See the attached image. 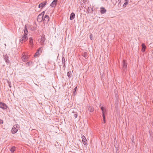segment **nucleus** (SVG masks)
Wrapping results in <instances>:
<instances>
[{
	"label": "nucleus",
	"mask_w": 153,
	"mask_h": 153,
	"mask_svg": "<svg viewBox=\"0 0 153 153\" xmlns=\"http://www.w3.org/2000/svg\"><path fill=\"white\" fill-rule=\"evenodd\" d=\"M62 63L63 67H65V58L64 56H63L62 59Z\"/></svg>",
	"instance_id": "obj_19"
},
{
	"label": "nucleus",
	"mask_w": 153,
	"mask_h": 153,
	"mask_svg": "<svg viewBox=\"0 0 153 153\" xmlns=\"http://www.w3.org/2000/svg\"><path fill=\"white\" fill-rule=\"evenodd\" d=\"M82 56L86 59H87L88 58V57L87 56V53L86 52H84L82 53Z\"/></svg>",
	"instance_id": "obj_21"
},
{
	"label": "nucleus",
	"mask_w": 153,
	"mask_h": 153,
	"mask_svg": "<svg viewBox=\"0 0 153 153\" xmlns=\"http://www.w3.org/2000/svg\"><path fill=\"white\" fill-rule=\"evenodd\" d=\"M45 13V11H43L40 14H41L42 16H44Z\"/></svg>",
	"instance_id": "obj_32"
},
{
	"label": "nucleus",
	"mask_w": 153,
	"mask_h": 153,
	"mask_svg": "<svg viewBox=\"0 0 153 153\" xmlns=\"http://www.w3.org/2000/svg\"><path fill=\"white\" fill-rule=\"evenodd\" d=\"M42 47H41L39 48L38 50H37V51L39 53V51L40 52H42Z\"/></svg>",
	"instance_id": "obj_23"
},
{
	"label": "nucleus",
	"mask_w": 153,
	"mask_h": 153,
	"mask_svg": "<svg viewBox=\"0 0 153 153\" xmlns=\"http://www.w3.org/2000/svg\"><path fill=\"white\" fill-rule=\"evenodd\" d=\"M152 102H153V100H152Z\"/></svg>",
	"instance_id": "obj_40"
},
{
	"label": "nucleus",
	"mask_w": 153,
	"mask_h": 153,
	"mask_svg": "<svg viewBox=\"0 0 153 153\" xmlns=\"http://www.w3.org/2000/svg\"><path fill=\"white\" fill-rule=\"evenodd\" d=\"M100 108L102 110V111H103V110L105 109L104 108L103 106H102Z\"/></svg>",
	"instance_id": "obj_33"
},
{
	"label": "nucleus",
	"mask_w": 153,
	"mask_h": 153,
	"mask_svg": "<svg viewBox=\"0 0 153 153\" xmlns=\"http://www.w3.org/2000/svg\"><path fill=\"white\" fill-rule=\"evenodd\" d=\"M121 1V0H118V5H119Z\"/></svg>",
	"instance_id": "obj_35"
},
{
	"label": "nucleus",
	"mask_w": 153,
	"mask_h": 153,
	"mask_svg": "<svg viewBox=\"0 0 153 153\" xmlns=\"http://www.w3.org/2000/svg\"><path fill=\"white\" fill-rule=\"evenodd\" d=\"M102 117H103V121L104 122V123H105V115H102Z\"/></svg>",
	"instance_id": "obj_27"
},
{
	"label": "nucleus",
	"mask_w": 153,
	"mask_h": 153,
	"mask_svg": "<svg viewBox=\"0 0 153 153\" xmlns=\"http://www.w3.org/2000/svg\"><path fill=\"white\" fill-rule=\"evenodd\" d=\"M9 57L7 56V54L4 55V58L5 62L7 64L10 63V61L9 60Z\"/></svg>",
	"instance_id": "obj_10"
},
{
	"label": "nucleus",
	"mask_w": 153,
	"mask_h": 153,
	"mask_svg": "<svg viewBox=\"0 0 153 153\" xmlns=\"http://www.w3.org/2000/svg\"><path fill=\"white\" fill-rule=\"evenodd\" d=\"M24 34L23 35L22 38L20 39H19V41L22 43L23 42H25L28 39L27 35L28 32L27 30L26 25H25V28L24 29Z\"/></svg>",
	"instance_id": "obj_1"
},
{
	"label": "nucleus",
	"mask_w": 153,
	"mask_h": 153,
	"mask_svg": "<svg viewBox=\"0 0 153 153\" xmlns=\"http://www.w3.org/2000/svg\"><path fill=\"white\" fill-rule=\"evenodd\" d=\"M90 39L91 40H92V38H93V35L92 34H91L90 35Z\"/></svg>",
	"instance_id": "obj_31"
},
{
	"label": "nucleus",
	"mask_w": 153,
	"mask_h": 153,
	"mask_svg": "<svg viewBox=\"0 0 153 153\" xmlns=\"http://www.w3.org/2000/svg\"><path fill=\"white\" fill-rule=\"evenodd\" d=\"M3 123V120L1 119H0V123Z\"/></svg>",
	"instance_id": "obj_34"
},
{
	"label": "nucleus",
	"mask_w": 153,
	"mask_h": 153,
	"mask_svg": "<svg viewBox=\"0 0 153 153\" xmlns=\"http://www.w3.org/2000/svg\"><path fill=\"white\" fill-rule=\"evenodd\" d=\"M29 44L31 46H33V39L32 37L29 38Z\"/></svg>",
	"instance_id": "obj_16"
},
{
	"label": "nucleus",
	"mask_w": 153,
	"mask_h": 153,
	"mask_svg": "<svg viewBox=\"0 0 153 153\" xmlns=\"http://www.w3.org/2000/svg\"><path fill=\"white\" fill-rule=\"evenodd\" d=\"M45 35L43 34L41 36V42L42 43H44L45 40Z\"/></svg>",
	"instance_id": "obj_13"
},
{
	"label": "nucleus",
	"mask_w": 153,
	"mask_h": 153,
	"mask_svg": "<svg viewBox=\"0 0 153 153\" xmlns=\"http://www.w3.org/2000/svg\"><path fill=\"white\" fill-rule=\"evenodd\" d=\"M102 115H105V114L106 113V110L105 109L103 110V111H102Z\"/></svg>",
	"instance_id": "obj_26"
},
{
	"label": "nucleus",
	"mask_w": 153,
	"mask_h": 153,
	"mask_svg": "<svg viewBox=\"0 0 153 153\" xmlns=\"http://www.w3.org/2000/svg\"><path fill=\"white\" fill-rule=\"evenodd\" d=\"M141 46L142 47L141 51L143 52H144L145 51L146 46L144 43H142L141 45Z\"/></svg>",
	"instance_id": "obj_12"
},
{
	"label": "nucleus",
	"mask_w": 153,
	"mask_h": 153,
	"mask_svg": "<svg viewBox=\"0 0 153 153\" xmlns=\"http://www.w3.org/2000/svg\"><path fill=\"white\" fill-rule=\"evenodd\" d=\"M128 1H125V2L124 3L123 5V7H125L128 4Z\"/></svg>",
	"instance_id": "obj_25"
},
{
	"label": "nucleus",
	"mask_w": 153,
	"mask_h": 153,
	"mask_svg": "<svg viewBox=\"0 0 153 153\" xmlns=\"http://www.w3.org/2000/svg\"><path fill=\"white\" fill-rule=\"evenodd\" d=\"M123 71H125L126 70V68L127 66V64L126 60H123Z\"/></svg>",
	"instance_id": "obj_5"
},
{
	"label": "nucleus",
	"mask_w": 153,
	"mask_h": 153,
	"mask_svg": "<svg viewBox=\"0 0 153 153\" xmlns=\"http://www.w3.org/2000/svg\"><path fill=\"white\" fill-rule=\"evenodd\" d=\"M77 87H76L74 89L73 91V94L74 95H75L76 93V90Z\"/></svg>",
	"instance_id": "obj_24"
},
{
	"label": "nucleus",
	"mask_w": 153,
	"mask_h": 153,
	"mask_svg": "<svg viewBox=\"0 0 153 153\" xmlns=\"http://www.w3.org/2000/svg\"><path fill=\"white\" fill-rule=\"evenodd\" d=\"M88 9H89V7H88V11H89V10H88Z\"/></svg>",
	"instance_id": "obj_39"
},
{
	"label": "nucleus",
	"mask_w": 153,
	"mask_h": 153,
	"mask_svg": "<svg viewBox=\"0 0 153 153\" xmlns=\"http://www.w3.org/2000/svg\"><path fill=\"white\" fill-rule=\"evenodd\" d=\"M100 9V13L101 14H104L105 13L106 11V10L105 8L103 7H101Z\"/></svg>",
	"instance_id": "obj_15"
},
{
	"label": "nucleus",
	"mask_w": 153,
	"mask_h": 153,
	"mask_svg": "<svg viewBox=\"0 0 153 153\" xmlns=\"http://www.w3.org/2000/svg\"><path fill=\"white\" fill-rule=\"evenodd\" d=\"M47 3V1H45L41 3L39 5L38 7L39 8H43L46 5Z\"/></svg>",
	"instance_id": "obj_8"
},
{
	"label": "nucleus",
	"mask_w": 153,
	"mask_h": 153,
	"mask_svg": "<svg viewBox=\"0 0 153 153\" xmlns=\"http://www.w3.org/2000/svg\"><path fill=\"white\" fill-rule=\"evenodd\" d=\"M39 54V53L37 51H36V52L35 53V54L34 55V57L37 56Z\"/></svg>",
	"instance_id": "obj_28"
},
{
	"label": "nucleus",
	"mask_w": 153,
	"mask_h": 153,
	"mask_svg": "<svg viewBox=\"0 0 153 153\" xmlns=\"http://www.w3.org/2000/svg\"><path fill=\"white\" fill-rule=\"evenodd\" d=\"M22 61L23 62H25L28 60V58L27 56L26 55H24L23 56H22Z\"/></svg>",
	"instance_id": "obj_11"
},
{
	"label": "nucleus",
	"mask_w": 153,
	"mask_h": 153,
	"mask_svg": "<svg viewBox=\"0 0 153 153\" xmlns=\"http://www.w3.org/2000/svg\"><path fill=\"white\" fill-rule=\"evenodd\" d=\"M125 1H128L129 0H125Z\"/></svg>",
	"instance_id": "obj_38"
},
{
	"label": "nucleus",
	"mask_w": 153,
	"mask_h": 153,
	"mask_svg": "<svg viewBox=\"0 0 153 153\" xmlns=\"http://www.w3.org/2000/svg\"><path fill=\"white\" fill-rule=\"evenodd\" d=\"M26 64L28 66H30L33 65V62L32 61H29L26 63Z\"/></svg>",
	"instance_id": "obj_17"
},
{
	"label": "nucleus",
	"mask_w": 153,
	"mask_h": 153,
	"mask_svg": "<svg viewBox=\"0 0 153 153\" xmlns=\"http://www.w3.org/2000/svg\"><path fill=\"white\" fill-rule=\"evenodd\" d=\"M58 1V0H53L50 6L52 7H56Z\"/></svg>",
	"instance_id": "obj_7"
},
{
	"label": "nucleus",
	"mask_w": 153,
	"mask_h": 153,
	"mask_svg": "<svg viewBox=\"0 0 153 153\" xmlns=\"http://www.w3.org/2000/svg\"><path fill=\"white\" fill-rule=\"evenodd\" d=\"M19 129V127L16 125H14L13 127L11 132L12 134H14L16 133Z\"/></svg>",
	"instance_id": "obj_3"
},
{
	"label": "nucleus",
	"mask_w": 153,
	"mask_h": 153,
	"mask_svg": "<svg viewBox=\"0 0 153 153\" xmlns=\"http://www.w3.org/2000/svg\"><path fill=\"white\" fill-rule=\"evenodd\" d=\"M82 143L85 146L87 145V141L86 140V138L84 135H82Z\"/></svg>",
	"instance_id": "obj_6"
},
{
	"label": "nucleus",
	"mask_w": 153,
	"mask_h": 153,
	"mask_svg": "<svg viewBox=\"0 0 153 153\" xmlns=\"http://www.w3.org/2000/svg\"><path fill=\"white\" fill-rule=\"evenodd\" d=\"M88 110L91 112H92L94 111V108L92 107L89 106L88 109Z\"/></svg>",
	"instance_id": "obj_18"
},
{
	"label": "nucleus",
	"mask_w": 153,
	"mask_h": 153,
	"mask_svg": "<svg viewBox=\"0 0 153 153\" xmlns=\"http://www.w3.org/2000/svg\"><path fill=\"white\" fill-rule=\"evenodd\" d=\"M15 149L16 148L14 146H13L10 149V151L12 153H13L15 150Z\"/></svg>",
	"instance_id": "obj_22"
},
{
	"label": "nucleus",
	"mask_w": 153,
	"mask_h": 153,
	"mask_svg": "<svg viewBox=\"0 0 153 153\" xmlns=\"http://www.w3.org/2000/svg\"><path fill=\"white\" fill-rule=\"evenodd\" d=\"M55 146L56 147V148L57 147V145H56V144H55Z\"/></svg>",
	"instance_id": "obj_37"
},
{
	"label": "nucleus",
	"mask_w": 153,
	"mask_h": 153,
	"mask_svg": "<svg viewBox=\"0 0 153 153\" xmlns=\"http://www.w3.org/2000/svg\"><path fill=\"white\" fill-rule=\"evenodd\" d=\"M75 17V13L73 12L70 15V20H72Z\"/></svg>",
	"instance_id": "obj_14"
},
{
	"label": "nucleus",
	"mask_w": 153,
	"mask_h": 153,
	"mask_svg": "<svg viewBox=\"0 0 153 153\" xmlns=\"http://www.w3.org/2000/svg\"><path fill=\"white\" fill-rule=\"evenodd\" d=\"M72 72L71 71H69L67 73V76L68 77L70 78L72 76Z\"/></svg>",
	"instance_id": "obj_20"
},
{
	"label": "nucleus",
	"mask_w": 153,
	"mask_h": 153,
	"mask_svg": "<svg viewBox=\"0 0 153 153\" xmlns=\"http://www.w3.org/2000/svg\"><path fill=\"white\" fill-rule=\"evenodd\" d=\"M8 83L9 85L10 86V87H11V86H10L11 82H8Z\"/></svg>",
	"instance_id": "obj_36"
},
{
	"label": "nucleus",
	"mask_w": 153,
	"mask_h": 153,
	"mask_svg": "<svg viewBox=\"0 0 153 153\" xmlns=\"http://www.w3.org/2000/svg\"><path fill=\"white\" fill-rule=\"evenodd\" d=\"M116 153H119L120 151L118 149H117V148L116 147Z\"/></svg>",
	"instance_id": "obj_30"
},
{
	"label": "nucleus",
	"mask_w": 153,
	"mask_h": 153,
	"mask_svg": "<svg viewBox=\"0 0 153 153\" xmlns=\"http://www.w3.org/2000/svg\"><path fill=\"white\" fill-rule=\"evenodd\" d=\"M43 17L41 14H39L37 17V20L39 22H41L43 21Z\"/></svg>",
	"instance_id": "obj_9"
},
{
	"label": "nucleus",
	"mask_w": 153,
	"mask_h": 153,
	"mask_svg": "<svg viewBox=\"0 0 153 153\" xmlns=\"http://www.w3.org/2000/svg\"><path fill=\"white\" fill-rule=\"evenodd\" d=\"M8 107L4 103L1 102H0V108L4 110L7 109Z\"/></svg>",
	"instance_id": "obj_4"
},
{
	"label": "nucleus",
	"mask_w": 153,
	"mask_h": 153,
	"mask_svg": "<svg viewBox=\"0 0 153 153\" xmlns=\"http://www.w3.org/2000/svg\"><path fill=\"white\" fill-rule=\"evenodd\" d=\"M50 19V18L48 16L45 15L43 17V22L45 24H47Z\"/></svg>",
	"instance_id": "obj_2"
},
{
	"label": "nucleus",
	"mask_w": 153,
	"mask_h": 153,
	"mask_svg": "<svg viewBox=\"0 0 153 153\" xmlns=\"http://www.w3.org/2000/svg\"><path fill=\"white\" fill-rule=\"evenodd\" d=\"M74 116L75 117V118H76L77 117V113H74Z\"/></svg>",
	"instance_id": "obj_29"
}]
</instances>
